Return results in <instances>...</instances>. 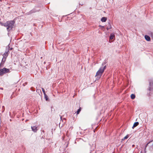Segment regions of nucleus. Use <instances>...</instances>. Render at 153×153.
Wrapping results in <instances>:
<instances>
[{
	"label": "nucleus",
	"instance_id": "obj_1",
	"mask_svg": "<svg viewBox=\"0 0 153 153\" xmlns=\"http://www.w3.org/2000/svg\"><path fill=\"white\" fill-rule=\"evenodd\" d=\"M14 23L15 22L14 21H7L4 23L1 24V25L6 27L7 30L9 31L12 29Z\"/></svg>",
	"mask_w": 153,
	"mask_h": 153
},
{
	"label": "nucleus",
	"instance_id": "obj_2",
	"mask_svg": "<svg viewBox=\"0 0 153 153\" xmlns=\"http://www.w3.org/2000/svg\"><path fill=\"white\" fill-rule=\"evenodd\" d=\"M106 68V65L104 66V67H101L100 68L97 72L96 75H95L96 80H98L101 77L102 74Z\"/></svg>",
	"mask_w": 153,
	"mask_h": 153
},
{
	"label": "nucleus",
	"instance_id": "obj_3",
	"mask_svg": "<svg viewBox=\"0 0 153 153\" xmlns=\"http://www.w3.org/2000/svg\"><path fill=\"white\" fill-rule=\"evenodd\" d=\"M9 71L10 70L6 68L1 69H0V75L1 76H2L4 74L8 73Z\"/></svg>",
	"mask_w": 153,
	"mask_h": 153
},
{
	"label": "nucleus",
	"instance_id": "obj_4",
	"mask_svg": "<svg viewBox=\"0 0 153 153\" xmlns=\"http://www.w3.org/2000/svg\"><path fill=\"white\" fill-rule=\"evenodd\" d=\"M149 90L150 91L153 87V81L152 80H149Z\"/></svg>",
	"mask_w": 153,
	"mask_h": 153
},
{
	"label": "nucleus",
	"instance_id": "obj_5",
	"mask_svg": "<svg viewBox=\"0 0 153 153\" xmlns=\"http://www.w3.org/2000/svg\"><path fill=\"white\" fill-rule=\"evenodd\" d=\"M9 52V50L8 49H7L6 50L5 52L3 54V58L4 59H6L7 58V57L8 56V52Z\"/></svg>",
	"mask_w": 153,
	"mask_h": 153
},
{
	"label": "nucleus",
	"instance_id": "obj_6",
	"mask_svg": "<svg viewBox=\"0 0 153 153\" xmlns=\"http://www.w3.org/2000/svg\"><path fill=\"white\" fill-rule=\"evenodd\" d=\"M32 130L34 132H36L38 130L37 127L36 126H31Z\"/></svg>",
	"mask_w": 153,
	"mask_h": 153
},
{
	"label": "nucleus",
	"instance_id": "obj_7",
	"mask_svg": "<svg viewBox=\"0 0 153 153\" xmlns=\"http://www.w3.org/2000/svg\"><path fill=\"white\" fill-rule=\"evenodd\" d=\"M6 59H4L3 58H2V61H1V64H0V67H2L3 66L4 63L5 62V61Z\"/></svg>",
	"mask_w": 153,
	"mask_h": 153
},
{
	"label": "nucleus",
	"instance_id": "obj_8",
	"mask_svg": "<svg viewBox=\"0 0 153 153\" xmlns=\"http://www.w3.org/2000/svg\"><path fill=\"white\" fill-rule=\"evenodd\" d=\"M36 11L35 9H33L30 11L29 12L27 13V14L29 15L31 13L36 12Z\"/></svg>",
	"mask_w": 153,
	"mask_h": 153
},
{
	"label": "nucleus",
	"instance_id": "obj_9",
	"mask_svg": "<svg viewBox=\"0 0 153 153\" xmlns=\"http://www.w3.org/2000/svg\"><path fill=\"white\" fill-rule=\"evenodd\" d=\"M115 37V35L114 34L112 33L110 34V36L109 37L110 39L111 40L114 39Z\"/></svg>",
	"mask_w": 153,
	"mask_h": 153
},
{
	"label": "nucleus",
	"instance_id": "obj_10",
	"mask_svg": "<svg viewBox=\"0 0 153 153\" xmlns=\"http://www.w3.org/2000/svg\"><path fill=\"white\" fill-rule=\"evenodd\" d=\"M145 39L147 41H150V38L149 36L147 35H146L145 36Z\"/></svg>",
	"mask_w": 153,
	"mask_h": 153
},
{
	"label": "nucleus",
	"instance_id": "obj_11",
	"mask_svg": "<svg viewBox=\"0 0 153 153\" xmlns=\"http://www.w3.org/2000/svg\"><path fill=\"white\" fill-rule=\"evenodd\" d=\"M139 123L138 122H135L134 125H133V127H132V128H134L136 127L138 125H139Z\"/></svg>",
	"mask_w": 153,
	"mask_h": 153
},
{
	"label": "nucleus",
	"instance_id": "obj_12",
	"mask_svg": "<svg viewBox=\"0 0 153 153\" xmlns=\"http://www.w3.org/2000/svg\"><path fill=\"white\" fill-rule=\"evenodd\" d=\"M107 20V18L105 17H102L101 19V21L102 22H106Z\"/></svg>",
	"mask_w": 153,
	"mask_h": 153
},
{
	"label": "nucleus",
	"instance_id": "obj_13",
	"mask_svg": "<svg viewBox=\"0 0 153 153\" xmlns=\"http://www.w3.org/2000/svg\"><path fill=\"white\" fill-rule=\"evenodd\" d=\"M129 135H127L126 136H125L123 139H122V140H124L125 139H127L129 137Z\"/></svg>",
	"mask_w": 153,
	"mask_h": 153
},
{
	"label": "nucleus",
	"instance_id": "obj_14",
	"mask_svg": "<svg viewBox=\"0 0 153 153\" xmlns=\"http://www.w3.org/2000/svg\"><path fill=\"white\" fill-rule=\"evenodd\" d=\"M131 99H134L135 98V95L133 94H132L131 95Z\"/></svg>",
	"mask_w": 153,
	"mask_h": 153
},
{
	"label": "nucleus",
	"instance_id": "obj_15",
	"mask_svg": "<svg viewBox=\"0 0 153 153\" xmlns=\"http://www.w3.org/2000/svg\"><path fill=\"white\" fill-rule=\"evenodd\" d=\"M45 98L46 101L48 100V96L46 94H44Z\"/></svg>",
	"mask_w": 153,
	"mask_h": 153
},
{
	"label": "nucleus",
	"instance_id": "obj_16",
	"mask_svg": "<svg viewBox=\"0 0 153 153\" xmlns=\"http://www.w3.org/2000/svg\"><path fill=\"white\" fill-rule=\"evenodd\" d=\"M108 24L109 25V26L107 27V30H108L109 29H111V25L109 23Z\"/></svg>",
	"mask_w": 153,
	"mask_h": 153
},
{
	"label": "nucleus",
	"instance_id": "obj_17",
	"mask_svg": "<svg viewBox=\"0 0 153 153\" xmlns=\"http://www.w3.org/2000/svg\"><path fill=\"white\" fill-rule=\"evenodd\" d=\"M81 110V108H80L77 111L76 113L77 114H78Z\"/></svg>",
	"mask_w": 153,
	"mask_h": 153
},
{
	"label": "nucleus",
	"instance_id": "obj_18",
	"mask_svg": "<svg viewBox=\"0 0 153 153\" xmlns=\"http://www.w3.org/2000/svg\"><path fill=\"white\" fill-rule=\"evenodd\" d=\"M42 91L44 94H46L45 91V89H44V88H42Z\"/></svg>",
	"mask_w": 153,
	"mask_h": 153
},
{
	"label": "nucleus",
	"instance_id": "obj_19",
	"mask_svg": "<svg viewBox=\"0 0 153 153\" xmlns=\"http://www.w3.org/2000/svg\"><path fill=\"white\" fill-rule=\"evenodd\" d=\"M150 35L152 39H153V33H150Z\"/></svg>",
	"mask_w": 153,
	"mask_h": 153
},
{
	"label": "nucleus",
	"instance_id": "obj_20",
	"mask_svg": "<svg viewBox=\"0 0 153 153\" xmlns=\"http://www.w3.org/2000/svg\"><path fill=\"white\" fill-rule=\"evenodd\" d=\"M152 142V141H150V142H149V143H148L146 145V147L147 146V145H148L149 143H151V142Z\"/></svg>",
	"mask_w": 153,
	"mask_h": 153
},
{
	"label": "nucleus",
	"instance_id": "obj_21",
	"mask_svg": "<svg viewBox=\"0 0 153 153\" xmlns=\"http://www.w3.org/2000/svg\"><path fill=\"white\" fill-rule=\"evenodd\" d=\"M105 64V63H102V65H103Z\"/></svg>",
	"mask_w": 153,
	"mask_h": 153
},
{
	"label": "nucleus",
	"instance_id": "obj_22",
	"mask_svg": "<svg viewBox=\"0 0 153 153\" xmlns=\"http://www.w3.org/2000/svg\"><path fill=\"white\" fill-rule=\"evenodd\" d=\"M12 48H11L10 49V50H12Z\"/></svg>",
	"mask_w": 153,
	"mask_h": 153
},
{
	"label": "nucleus",
	"instance_id": "obj_23",
	"mask_svg": "<svg viewBox=\"0 0 153 153\" xmlns=\"http://www.w3.org/2000/svg\"><path fill=\"white\" fill-rule=\"evenodd\" d=\"M60 118H61V119H62V117H61Z\"/></svg>",
	"mask_w": 153,
	"mask_h": 153
},
{
	"label": "nucleus",
	"instance_id": "obj_24",
	"mask_svg": "<svg viewBox=\"0 0 153 153\" xmlns=\"http://www.w3.org/2000/svg\"><path fill=\"white\" fill-rule=\"evenodd\" d=\"M27 82H25V84H27Z\"/></svg>",
	"mask_w": 153,
	"mask_h": 153
},
{
	"label": "nucleus",
	"instance_id": "obj_25",
	"mask_svg": "<svg viewBox=\"0 0 153 153\" xmlns=\"http://www.w3.org/2000/svg\"><path fill=\"white\" fill-rule=\"evenodd\" d=\"M100 27H102V26L101 25H100Z\"/></svg>",
	"mask_w": 153,
	"mask_h": 153
},
{
	"label": "nucleus",
	"instance_id": "obj_26",
	"mask_svg": "<svg viewBox=\"0 0 153 153\" xmlns=\"http://www.w3.org/2000/svg\"><path fill=\"white\" fill-rule=\"evenodd\" d=\"M45 62H44V64H45Z\"/></svg>",
	"mask_w": 153,
	"mask_h": 153
},
{
	"label": "nucleus",
	"instance_id": "obj_27",
	"mask_svg": "<svg viewBox=\"0 0 153 153\" xmlns=\"http://www.w3.org/2000/svg\"><path fill=\"white\" fill-rule=\"evenodd\" d=\"M1 89H3L2 88H1Z\"/></svg>",
	"mask_w": 153,
	"mask_h": 153
},
{
	"label": "nucleus",
	"instance_id": "obj_28",
	"mask_svg": "<svg viewBox=\"0 0 153 153\" xmlns=\"http://www.w3.org/2000/svg\"><path fill=\"white\" fill-rule=\"evenodd\" d=\"M152 145H153V143Z\"/></svg>",
	"mask_w": 153,
	"mask_h": 153
}]
</instances>
